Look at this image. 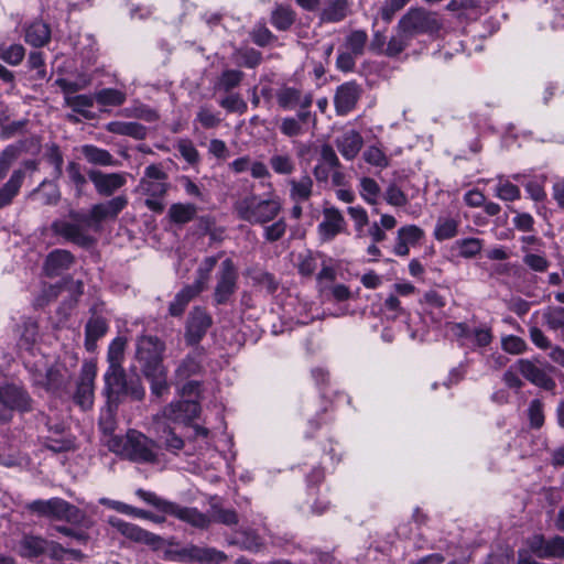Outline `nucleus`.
<instances>
[{
	"label": "nucleus",
	"instance_id": "29",
	"mask_svg": "<svg viewBox=\"0 0 564 564\" xmlns=\"http://www.w3.org/2000/svg\"><path fill=\"white\" fill-rule=\"evenodd\" d=\"M48 540L33 534H25L19 543L20 555L26 558H34L46 553Z\"/></svg>",
	"mask_w": 564,
	"mask_h": 564
},
{
	"label": "nucleus",
	"instance_id": "2",
	"mask_svg": "<svg viewBox=\"0 0 564 564\" xmlns=\"http://www.w3.org/2000/svg\"><path fill=\"white\" fill-rule=\"evenodd\" d=\"M282 210L279 197L263 198L257 194L246 195L234 204V212L240 220L251 226H264L273 221Z\"/></svg>",
	"mask_w": 564,
	"mask_h": 564
},
{
	"label": "nucleus",
	"instance_id": "57",
	"mask_svg": "<svg viewBox=\"0 0 564 564\" xmlns=\"http://www.w3.org/2000/svg\"><path fill=\"white\" fill-rule=\"evenodd\" d=\"M126 340L121 337L115 338L108 348V362L109 367H122L121 361L123 359Z\"/></svg>",
	"mask_w": 564,
	"mask_h": 564
},
{
	"label": "nucleus",
	"instance_id": "34",
	"mask_svg": "<svg viewBox=\"0 0 564 564\" xmlns=\"http://www.w3.org/2000/svg\"><path fill=\"white\" fill-rule=\"evenodd\" d=\"M349 0H329L322 11L321 19L325 22H340L350 13Z\"/></svg>",
	"mask_w": 564,
	"mask_h": 564
},
{
	"label": "nucleus",
	"instance_id": "18",
	"mask_svg": "<svg viewBox=\"0 0 564 564\" xmlns=\"http://www.w3.org/2000/svg\"><path fill=\"white\" fill-rule=\"evenodd\" d=\"M361 88L355 82H347L337 87L334 96V105L337 115L349 113L360 98Z\"/></svg>",
	"mask_w": 564,
	"mask_h": 564
},
{
	"label": "nucleus",
	"instance_id": "45",
	"mask_svg": "<svg viewBox=\"0 0 564 564\" xmlns=\"http://www.w3.org/2000/svg\"><path fill=\"white\" fill-rule=\"evenodd\" d=\"M243 78V73L238 69H225L215 83L214 89L229 93L238 87Z\"/></svg>",
	"mask_w": 564,
	"mask_h": 564
},
{
	"label": "nucleus",
	"instance_id": "21",
	"mask_svg": "<svg viewBox=\"0 0 564 564\" xmlns=\"http://www.w3.org/2000/svg\"><path fill=\"white\" fill-rule=\"evenodd\" d=\"M516 367L518 371L531 383L545 390L554 389L555 381L547 375L545 368L536 366L529 359L518 360Z\"/></svg>",
	"mask_w": 564,
	"mask_h": 564
},
{
	"label": "nucleus",
	"instance_id": "47",
	"mask_svg": "<svg viewBox=\"0 0 564 564\" xmlns=\"http://www.w3.org/2000/svg\"><path fill=\"white\" fill-rule=\"evenodd\" d=\"M96 102L100 106H121L126 102L124 91L116 88H104L95 94Z\"/></svg>",
	"mask_w": 564,
	"mask_h": 564
},
{
	"label": "nucleus",
	"instance_id": "13",
	"mask_svg": "<svg viewBox=\"0 0 564 564\" xmlns=\"http://www.w3.org/2000/svg\"><path fill=\"white\" fill-rule=\"evenodd\" d=\"M97 369L91 362L83 365L80 377L75 393V402L84 410L91 408L94 403V382Z\"/></svg>",
	"mask_w": 564,
	"mask_h": 564
},
{
	"label": "nucleus",
	"instance_id": "41",
	"mask_svg": "<svg viewBox=\"0 0 564 564\" xmlns=\"http://www.w3.org/2000/svg\"><path fill=\"white\" fill-rule=\"evenodd\" d=\"M95 95H66L64 105L85 118H90L89 109L94 106Z\"/></svg>",
	"mask_w": 564,
	"mask_h": 564
},
{
	"label": "nucleus",
	"instance_id": "16",
	"mask_svg": "<svg viewBox=\"0 0 564 564\" xmlns=\"http://www.w3.org/2000/svg\"><path fill=\"white\" fill-rule=\"evenodd\" d=\"M212 325V317L200 307H195L188 315L185 340L188 345L198 344Z\"/></svg>",
	"mask_w": 564,
	"mask_h": 564
},
{
	"label": "nucleus",
	"instance_id": "4",
	"mask_svg": "<svg viewBox=\"0 0 564 564\" xmlns=\"http://www.w3.org/2000/svg\"><path fill=\"white\" fill-rule=\"evenodd\" d=\"M166 180L167 174L160 165L151 164L145 167L144 175L140 180L138 189L141 194L147 196L144 205L151 212L160 214L164 210L165 204L163 198L169 191Z\"/></svg>",
	"mask_w": 564,
	"mask_h": 564
},
{
	"label": "nucleus",
	"instance_id": "37",
	"mask_svg": "<svg viewBox=\"0 0 564 564\" xmlns=\"http://www.w3.org/2000/svg\"><path fill=\"white\" fill-rule=\"evenodd\" d=\"M459 219L451 216H440L436 220L433 236L437 241H444L457 236Z\"/></svg>",
	"mask_w": 564,
	"mask_h": 564
},
{
	"label": "nucleus",
	"instance_id": "48",
	"mask_svg": "<svg viewBox=\"0 0 564 564\" xmlns=\"http://www.w3.org/2000/svg\"><path fill=\"white\" fill-rule=\"evenodd\" d=\"M368 42V35L362 30H356L349 33L345 39V48L346 51L361 56L365 52L366 44Z\"/></svg>",
	"mask_w": 564,
	"mask_h": 564
},
{
	"label": "nucleus",
	"instance_id": "5",
	"mask_svg": "<svg viewBox=\"0 0 564 564\" xmlns=\"http://www.w3.org/2000/svg\"><path fill=\"white\" fill-rule=\"evenodd\" d=\"M127 196L119 195L109 200L93 205L88 214L72 210L69 213V217L70 219L85 223L87 226H91V228L98 229L102 221L108 219H116L118 215L127 207Z\"/></svg>",
	"mask_w": 564,
	"mask_h": 564
},
{
	"label": "nucleus",
	"instance_id": "26",
	"mask_svg": "<svg viewBox=\"0 0 564 564\" xmlns=\"http://www.w3.org/2000/svg\"><path fill=\"white\" fill-rule=\"evenodd\" d=\"M105 392L109 399L119 400L122 397V390L127 380L122 367H108L104 375Z\"/></svg>",
	"mask_w": 564,
	"mask_h": 564
},
{
	"label": "nucleus",
	"instance_id": "61",
	"mask_svg": "<svg viewBox=\"0 0 564 564\" xmlns=\"http://www.w3.org/2000/svg\"><path fill=\"white\" fill-rule=\"evenodd\" d=\"M145 395V389L138 377L127 378L122 397H130L134 401H141Z\"/></svg>",
	"mask_w": 564,
	"mask_h": 564
},
{
	"label": "nucleus",
	"instance_id": "9",
	"mask_svg": "<svg viewBox=\"0 0 564 564\" xmlns=\"http://www.w3.org/2000/svg\"><path fill=\"white\" fill-rule=\"evenodd\" d=\"M165 345L156 336H141L137 340V359L142 372L163 368Z\"/></svg>",
	"mask_w": 564,
	"mask_h": 564
},
{
	"label": "nucleus",
	"instance_id": "51",
	"mask_svg": "<svg viewBox=\"0 0 564 564\" xmlns=\"http://www.w3.org/2000/svg\"><path fill=\"white\" fill-rule=\"evenodd\" d=\"M212 523L217 522L225 525H235L238 523V514L234 509H225L218 503H210Z\"/></svg>",
	"mask_w": 564,
	"mask_h": 564
},
{
	"label": "nucleus",
	"instance_id": "12",
	"mask_svg": "<svg viewBox=\"0 0 564 564\" xmlns=\"http://www.w3.org/2000/svg\"><path fill=\"white\" fill-rule=\"evenodd\" d=\"M30 408L28 393L13 384L0 387V419L8 420L7 412L10 410L26 411Z\"/></svg>",
	"mask_w": 564,
	"mask_h": 564
},
{
	"label": "nucleus",
	"instance_id": "39",
	"mask_svg": "<svg viewBox=\"0 0 564 564\" xmlns=\"http://www.w3.org/2000/svg\"><path fill=\"white\" fill-rule=\"evenodd\" d=\"M197 214V207L191 203H174L170 206L167 216L171 223L184 225L192 221Z\"/></svg>",
	"mask_w": 564,
	"mask_h": 564
},
{
	"label": "nucleus",
	"instance_id": "43",
	"mask_svg": "<svg viewBox=\"0 0 564 564\" xmlns=\"http://www.w3.org/2000/svg\"><path fill=\"white\" fill-rule=\"evenodd\" d=\"M93 82L91 75L87 73H79L75 80L67 78H57L55 85H57L63 91L64 96L73 95L79 90L87 88Z\"/></svg>",
	"mask_w": 564,
	"mask_h": 564
},
{
	"label": "nucleus",
	"instance_id": "8",
	"mask_svg": "<svg viewBox=\"0 0 564 564\" xmlns=\"http://www.w3.org/2000/svg\"><path fill=\"white\" fill-rule=\"evenodd\" d=\"M400 28L414 37L417 34H436L442 23L436 13L427 12L423 9L410 10L401 18Z\"/></svg>",
	"mask_w": 564,
	"mask_h": 564
},
{
	"label": "nucleus",
	"instance_id": "22",
	"mask_svg": "<svg viewBox=\"0 0 564 564\" xmlns=\"http://www.w3.org/2000/svg\"><path fill=\"white\" fill-rule=\"evenodd\" d=\"M424 237V231L415 225H406L398 229L393 253L398 257H406L410 247H414Z\"/></svg>",
	"mask_w": 564,
	"mask_h": 564
},
{
	"label": "nucleus",
	"instance_id": "6",
	"mask_svg": "<svg viewBox=\"0 0 564 564\" xmlns=\"http://www.w3.org/2000/svg\"><path fill=\"white\" fill-rule=\"evenodd\" d=\"M29 509L39 516L58 521L77 523L83 519L82 511L76 506L62 498L34 500L29 505Z\"/></svg>",
	"mask_w": 564,
	"mask_h": 564
},
{
	"label": "nucleus",
	"instance_id": "30",
	"mask_svg": "<svg viewBox=\"0 0 564 564\" xmlns=\"http://www.w3.org/2000/svg\"><path fill=\"white\" fill-rule=\"evenodd\" d=\"M80 152L86 161L93 165L116 166L118 164V161L108 150L98 148L94 144H84Z\"/></svg>",
	"mask_w": 564,
	"mask_h": 564
},
{
	"label": "nucleus",
	"instance_id": "25",
	"mask_svg": "<svg viewBox=\"0 0 564 564\" xmlns=\"http://www.w3.org/2000/svg\"><path fill=\"white\" fill-rule=\"evenodd\" d=\"M335 144L346 160H354L360 152L364 139L356 130H348L335 140Z\"/></svg>",
	"mask_w": 564,
	"mask_h": 564
},
{
	"label": "nucleus",
	"instance_id": "56",
	"mask_svg": "<svg viewBox=\"0 0 564 564\" xmlns=\"http://www.w3.org/2000/svg\"><path fill=\"white\" fill-rule=\"evenodd\" d=\"M528 417L530 426L539 430L544 424V403L540 399H533L528 408Z\"/></svg>",
	"mask_w": 564,
	"mask_h": 564
},
{
	"label": "nucleus",
	"instance_id": "10",
	"mask_svg": "<svg viewBox=\"0 0 564 564\" xmlns=\"http://www.w3.org/2000/svg\"><path fill=\"white\" fill-rule=\"evenodd\" d=\"M67 220H54L51 225L52 231L80 247H89L94 242V238L89 235L88 228L91 226H87L85 223Z\"/></svg>",
	"mask_w": 564,
	"mask_h": 564
},
{
	"label": "nucleus",
	"instance_id": "23",
	"mask_svg": "<svg viewBox=\"0 0 564 564\" xmlns=\"http://www.w3.org/2000/svg\"><path fill=\"white\" fill-rule=\"evenodd\" d=\"M74 256L64 249L51 251L44 262V272L50 278H56L67 271L74 263Z\"/></svg>",
	"mask_w": 564,
	"mask_h": 564
},
{
	"label": "nucleus",
	"instance_id": "64",
	"mask_svg": "<svg viewBox=\"0 0 564 564\" xmlns=\"http://www.w3.org/2000/svg\"><path fill=\"white\" fill-rule=\"evenodd\" d=\"M494 335L491 327L481 325L473 328L470 340H473L474 347L484 348L492 343Z\"/></svg>",
	"mask_w": 564,
	"mask_h": 564
},
{
	"label": "nucleus",
	"instance_id": "42",
	"mask_svg": "<svg viewBox=\"0 0 564 564\" xmlns=\"http://www.w3.org/2000/svg\"><path fill=\"white\" fill-rule=\"evenodd\" d=\"M540 557H564V538L556 535L549 540L541 539L536 549Z\"/></svg>",
	"mask_w": 564,
	"mask_h": 564
},
{
	"label": "nucleus",
	"instance_id": "35",
	"mask_svg": "<svg viewBox=\"0 0 564 564\" xmlns=\"http://www.w3.org/2000/svg\"><path fill=\"white\" fill-rule=\"evenodd\" d=\"M150 381L151 395L162 398L169 393L167 370L165 367L143 372Z\"/></svg>",
	"mask_w": 564,
	"mask_h": 564
},
{
	"label": "nucleus",
	"instance_id": "3",
	"mask_svg": "<svg viewBox=\"0 0 564 564\" xmlns=\"http://www.w3.org/2000/svg\"><path fill=\"white\" fill-rule=\"evenodd\" d=\"M135 495L145 503L153 506L159 511L175 517L180 521L185 522L195 529L207 530L212 524V518L195 507L181 506L176 502L159 497L153 491H148L141 488L137 489Z\"/></svg>",
	"mask_w": 564,
	"mask_h": 564
},
{
	"label": "nucleus",
	"instance_id": "49",
	"mask_svg": "<svg viewBox=\"0 0 564 564\" xmlns=\"http://www.w3.org/2000/svg\"><path fill=\"white\" fill-rule=\"evenodd\" d=\"M295 21V12L285 6H279L272 12L271 22L281 31L288 30Z\"/></svg>",
	"mask_w": 564,
	"mask_h": 564
},
{
	"label": "nucleus",
	"instance_id": "46",
	"mask_svg": "<svg viewBox=\"0 0 564 564\" xmlns=\"http://www.w3.org/2000/svg\"><path fill=\"white\" fill-rule=\"evenodd\" d=\"M484 242L479 238L458 239L454 243V248L458 251V256L465 259H471L480 253Z\"/></svg>",
	"mask_w": 564,
	"mask_h": 564
},
{
	"label": "nucleus",
	"instance_id": "53",
	"mask_svg": "<svg viewBox=\"0 0 564 564\" xmlns=\"http://www.w3.org/2000/svg\"><path fill=\"white\" fill-rule=\"evenodd\" d=\"M270 166L274 173L290 175L295 171V162L290 154H273L270 158Z\"/></svg>",
	"mask_w": 564,
	"mask_h": 564
},
{
	"label": "nucleus",
	"instance_id": "36",
	"mask_svg": "<svg viewBox=\"0 0 564 564\" xmlns=\"http://www.w3.org/2000/svg\"><path fill=\"white\" fill-rule=\"evenodd\" d=\"M290 197L295 203L306 202L313 193V180L308 175H302L300 178L289 181Z\"/></svg>",
	"mask_w": 564,
	"mask_h": 564
},
{
	"label": "nucleus",
	"instance_id": "63",
	"mask_svg": "<svg viewBox=\"0 0 564 564\" xmlns=\"http://www.w3.org/2000/svg\"><path fill=\"white\" fill-rule=\"evenodd\" d=\"M235 55L238 64L248 68H254L262 61L261 53L254 48L239 50Z\"/></svg>",
	"mask_w": 564,
	"mask_h": 564
},
{
	"label": "nucleus",
	"instance_id": "44",
	"mask_svg": "<svg viewBox=\"0 0 564 564\" xmlns=\"http://www.w3.org/2000/svg\"><path fill=\"white\" fill-rule=\"evenodd\" d=\"M324 256L319 252L306 251L297 257V270L303 276H312Z\"/></svg>",
	"mask_w": 564,
	"mask_h": 564
},
{
	"label": "nucleus",
	"instance_id": "27",
	"mask_svg": "<svg viewBox=\"0 0 564 564\" xmlns=\"http://www.w3.org/2000/svg\"><path fill=\"white\" fill-rule=\"evenodd\" d=\"M203 291V281H196L193 285L183 288L169 305V313L172 316H181L188 303Z\"/></svg>",
	"mask_w": 564,
	"mask_h": 564
},
{
	"label": "nucleus",
	"instance_id": "24",
	"mask_svg": "<svg viewBox=\"0 0 564 564\" xmlns=\"http://www.w3.org/2000/svg\"><path fill=\"white\" fill-rule=\"evenodd\" d=\"M204 349L196 347L177 366L175 378L177 381L187 380L203 371Z\"/></svg>",
	"mask_w": 564,
	"mask_h": 564
},
{
	"label": "nucleus",
	"instance_id": "14",
	"mask_svg": "<svg viewBox=\"0 0 564 564\" xmlns=\"http://www.w3.org/2000/svg\"><path fill=\"white\" fill-rule=\"evenodd\" d=\"M200 406L197 401L194 400H182L171 402L165 406L161 414L155 416V420L166 419L172 422L187 423L198 416Z\"/></svg>",
	"mask_w": 564,
	"mask_h": 564
},
{
	"label": "nucleus",
	"instance_id": "40",
	"mask_svg": "<svg viewBox=\"0 0 564 564\" xmlns=\"http://www.w3.org/2000/svg\"><path fill=\"white\" fill-rule=\"evenodd\" d=\"M412 36L400 28V22L397 25L395 34L389 40L384 54L389 57H395L401 54L411 43Z\"/></svg>",
	"mask_w": 564,
	"mask_h": 564
},
{
	"label": "nucleus",
	"instance_id": "60",
	"mask_svg": "<svg viewBox=\"0 0 564 564\" xmlns=\"http://www.w3.org/2000/svg\"><path fill=\"white\" fill-rule=\"evenodd\" d=\"M380 187L378 183L370 177H362L360 180V195L368 204H376Z\"/></svg>",
	"mask_w": 564,
	"mask_h": 564
},
{
	"label": "nucleus",
	"instance_id": "20",
	"mask_svg": "<svg viewBox=\"0 0 564 564\" xmlns=\"http://www.w3.org/2000/svg\"><path fill=\"white\" fill-rule=\"evenodd\" d=\"M278 105L284 110H293L296 107L308 109L312 106L311 94L303 95L299 88L282 86L275 93Z\"/></svg>",
	"mask_w": 564,
	"mask_h": 564
},
{
	"label": "nucleus",
	"instance_id": "1",
	"mask_svg": "<svg viewBox=\"0 0 564 564\" xmlns=\"http://www.w3.org/2000/svg\"><path fill=\"white\" fill-rule=\"evenodd\" d=\"M110 449L133 463L155 464L158 462V444L137 430H129L124 436L113 437Z\"/></svg>",
	"mask_w": 564,
	"mask_h": 564
},
{
	"label": "nucleus",
	"instance_id": "58",
	"mask_svg": "<svg viewBox=\"0 0 564 564\" xmlns=\"http://www.w3.org/2000/svg\"><path fill=\"white\" fill-rule=\"evenodd\" d=\"M45 156L48 163L54 166V178H59L63 174L64 163L63 154L61 152L59 147L55 143L47 145Z\"/></svg>",
	"mask_w": 564,
	"mask_h": 564
},
{
	"label": "nucleus",
	"instance_id": "17",
	"mask_svg": "<svg viewBox=\"0 0 564 564\" xmlns=\"http://www.w3.org/2000/svg\"><path fill=\"white\" fill-rule=\"evenodd\" d=\"M108 523L122 535L135 542L155 545L161 540L159 535L117 517H110Z\"/></svg>",
	"mask_w": 564,
	"mask_h": 564
},
{
	"label": "nucleus",
	"instance_id": "15",
	"mask_svg": "<svg viewBox=\"0 0 564 564\" xmlns=\"http://www.w3.org/2000/svg\"><path fill=\"white\" fill-rule=\"evenodd\" d=\"M88 177L100 196H111L127 183L126 173H104L99 170H90Z\"/></svg>",
	"mask_w": 564,
	"mask_h": 564
},
{
	"label": "nucleus",
	"instance_id": "33",
	"mask_svg": "<svg viewBox=\"0 0 564 564\" xmlns=\"http://www.w3.org/2000/svg\"><path fill=\"white\" fill-rule=\"evenodd\" d=\"M106 130L113 134L128 135L137 140H142L147 135V128L133 121H111L106 124Z\"/></svg>",
	"mask_w": 564,
	"mask_h": 564
},
{
	"label": "nucleus",
	"instance_id": "62",
	"mask_svg": "<svg viewBox=\"0 0 564 564\" xmlns=\"http://www.w3.org/2000/svg\"><path fill=\"white\" fill-rule=\"evenodd\" d=\"M496 195L502 200L513 202L520 198V189L509 181L499 178L496 185Z\"/></svg>",
	"mask_w": 564,
	"mask_h": 564
},
{
	"label": "nucleus",
	"instance_id": "55",
	"mask_svg": "<svg viewBox=\"0 0 564 564\" xmlns=\"http://www.w3.org/2000/svg\"><path fill=\"white\" fill-rule=\"evenodd\" d=\"M364 160L373 166L386 169L390 165V160L386 153L378 147H368L362 153Z\"/></svg>",
	"mask_w": 564,
	"mask_h": 564
},
{
	"label": "nucleus",
	"instance_id": "7",
	"mask_svg": "<svg viewBox=\"0 0 564 564\" xmlns=\"http://www.w3.org/2000/svg\"><path fill=\"white\" fill-rule=\"evenodd\" d=\"M238 269L230 258L221 261L216 273L214 300L216 304H227L238 289Z\"/></svg>",
	"mask_w": 564,
	"mask_h": 564
},
{
	"label": "nucleus",
	"instance_id": "38",
	"mask_svg": "<svg viewBox=\"0 0 564 564\" xmlns=\"http://www.w3.org/2000/svg\"><path fill=\"white\" fill-rule=\"evenodd\" d=\"M42 205H56L61 199V192L57 183L44 180L32 193Z\"/></svg>",
	"mask_w": 564,
	"mask_h": 564
},
{
	"label": "nucleus",
	"instance_id": "50",
	"mask_svg": "<svg viewBox=\"0 0 564 564\" xmlns=\"http://www.w3.org/2000/svg\"><path fill=\"white\" fill-rule=\"evenodd\" d=\"M279 130L284 137L293 139L303 135L306 127L295 117H283L279 120Z\"/></svg>",
	"mask_w": 564,
	"mask_h": 564
},
{
	"label": "nucleus",
	"instance_id": "19",
	"mask_svg": "<svg viewBox=\"0 0 564 564\" xmlns=\"http://www.w3.org/2000/svg\"><path fill=\"white\" fill-rule=\"evenodd\" d=\"M323 220L317 229L323 241H330L346 229V221L339 209L327 207L323 210Z\"/></svg>",
	"mask_w": 564,
	"mask_h": 564
},
{
	"label": "nucleus",
	"instance_id": "11",
	"mask_svg": "<svg viewBox=\"0 0 564 564\" xmlns=\"http://www.w3.org/2000/svg\"><path fill=\"white\" fill-rule=\"evenodd\" d=\"M90 317L85 326V348L88 351H94L97 347V341L104 337L109 328L108 319L104 315V304L96 303L90 310Z\"/></svg>",
	"mask_w": 564,
	"mask_h": 564
},
{
	"label": "nucleus",
	"instance_id": "54",
	"mask_svg": "<svg viewBox=\"0 0 564 564\" xmlns=\"http://www.w3.org/2000/svg\"><path fill=\"white\" fill-rule=\"evenodd\" d=\"M230 544L238 545L241 549L257 551L261 546V539L253 531L238 532L230 540Z\"/></svg>",
	"mask_w": 564,
	"mask_h": 564
},
{
	"label": "nucleus",
	"instance_id": "28",
	"mask_svg": "<svg viewBox=\"0 0 564 564\" xmlns=\"http://www.w3.org/2000/svg\"><path fill=\"white\" fill-rule=\"evenodd\" d=\"M188 562H197L200 564L224 562L227 556L224 552L208 546H198L194 544L188 545Z\"/></svg>",
	"mask_w": 564,
	"mask_h": 564
},
{
	"label": "nucleus",
	"instance_id": "59",
	"mask_svg": "<svg viewBox=\"0 0 564 564\" xmlns=\"http://www.w3.org/2000/svg\"><path fill=\"white\" fill-rule=\"evenodd\" d=\"M263 238L268 242H275L280 240L286 232V221L284 218H280L271 225L263 226Z\"/></svg>",
	"mask_w": 564,
	"mask_h": 564
},
{
	"label": "nucleus",
	"instance_id": "32",
	"mask_svg": "<svg viewBox=\"0 0 564 564\" xmlns=\"http://www.w3.org/2000/svg\"><path fill=\"white\" fill-rule=\"evenodd\" d=\"M51 39L50 26L42 21H34L25 28L24 40L34 47H42Z\"/></svg>",
	"mask_w": 564,
	"mask_h": 564
},
{
	"label": "nucleus",
	"instance_id": "52",
	"mask_svg": "<svg viewBox=\"0 0 564 564\" xmlns=\"http://www.w3.org/2000/svg\"><path fill=\"white\" fill-rule=\"evenodd\" d=\"M543 323L553 330L564 328V307L547 306L542 311Z\"/></svg>",
	"mask_w": 564,
	"mask_h": 564
},
{
	"label": "nucleus",
	"instance_id": "31",
	"mask_svg": "<svg viewBox=\"0 0 564 564\" xmlns=\"http://www.w3.org/2000/svg\"><path fill=\"white\" fill-rule=\"evenodd\" d=\"M24 177L25 172L23 170L13 171L8 182L0 188V208L11 204L12 199L18 195Z\"/></svg>",
	"mask_w": 564,
	"mask_h": 564
}]
</instances>
